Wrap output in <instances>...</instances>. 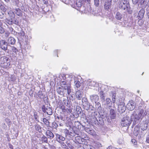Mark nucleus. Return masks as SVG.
<instances>
[{
	"label": "nucleus",
	"instance_id": "5",
	"mask_svg": "<svg viewBox=\"0 0 149 149\" xmlns=\"http://www.w3.org/2000/svg\"><path fill=\"white\" fill-rule=\"evenodd\" d=\"M57 92L59 94L62 95L63 96H67L70 95L71 93H68V89L66 88H63L59 87L57 89Z\"/></svg>",
	"mask_w": 149,
	"mask_h": 149
},
{
	"label": "nucleus",
	"instance_id": "18",
	"mask_svg": "<svg viewBox=\"0 0 149 149\" xmlns=\"http://www.w3.org/2000/svg\"><path fill=\"white\" fill-rule=\"evenodd\" d=\"M46 134L48 138L52 139L54 137L53 133L49 130H47L46 132Z\"/></svg>",
	"mask_w": 149,
	"mask_h": 149
},
{
	"label": "nucleus",
	"instance_id": "20",
	"mask_svg": "<svg viewBox=\"0 0 149 149\" xmlns=\"http://www.w3.org/2000/svg\"><path fill=\"white\" fill-rule=\"evenodd\" d=\"M76 98L79 100H80L82 97V92L79 91H77L76 93Z\"/></svg>",
	"mask_w": 149,
	"mask_h": 149
},
{
	"label": "nucleus",
	"instance_id": "41",
	"mask_svg": "<svg viewBox=\"0 0 149 149\" xmlns=\"http://www.w3.org/2000/svg\"><path fill=\"white\" fill-rule=\"evenodd\" d=\"M12 49L13 52L16 53L18 52V49L15 47H12Z\"/></svg>",
	"mask_w": 149,
	"mask_h": 149
},
{
	"label": "nucleus",
	"instance_id": "21",
	"mask_svg": "<svg viewBox=\"0 0 149 149\" xmlns=\"http://www.w3.org/2000/svg\"><path fill=\"white\" fill-rule=\"evenodd\" d=\"M8 44L11 45H13L15 42V38L12 37H10L8 39Z\"/></svg>",
	"mask_w": 149,
	"mask_h": 149
},
{
	"label": "nucleus",
	"instance_id": "24",
	"mask_svg": "<svg viewBox=\"0 0 149 149\" xmlns=\"http://www.w3.org/2000/svg\"><path fill=\"white\" fill-rule=\"evenodd\" d=\"M106 104L109 107H111L112 105L111 100L109 98H107L106 100Z\"/></svg>",
	"mask_w": 149,
	"mask_h": 149
},
{
	"label": "nucleus",
	"instance_id": "61",
	"mask_svg": "<svg viewBox=\"0 0 149 149\" xmlns=\"http://www.w3.org/2000/svg\"><path fill=\"white\" fill-rule=\"evenodd\" d=\"M4 1L6 3H8L10 1V0H4Z\"/></svg>",
	"mask_w": 149,
	"mask_h": 149
},
{
	"label": "nucleus",
	"instance_id": "16",
	"mask_svg": "<svg viewBox=\"0 0 149 149\" xmlns=\"http://www.w3.org/2000/svg\"><path fill=\"white\" fill-rule=\"evenodd\" d=\"M126 107L123 105H120L118 106V110L121 113H122L125 111Z\"/></svg>",
	"mask_w": 149,
	"mask_h": 149
},
{
	"label": "nucleus",
	"instance_id": "36",
	"mask_svg": "<svg viewBox=\"0 0 149 149\" xmlns=\"http://www.w3.org/2000/svg\"><path fill=\"white\" fill-rule=\"evenodd\" d=\"M12 24H14L16 25H18V22L17 20H16L15 19H12Z\"/></svg>",
	"mask_w": 149,
	"mask_h": 149
},
{
	"label": "nucleus",
	"instance_id": "28",
	"mask_svg": "<svg viewBox=\"0 0 149 149\" xmlns=\"http://www.w3.org/2000/svg\"><path fill=\"white\" fill-rule=\"evenodd\" d=\"M103 118V116H102V117L100 118V117H97L95 116V118H93V121L95 122V120H96L97 122H98L100 123V122H98V121H100L101 120H102V118Z\"/></svg>",
	"mask_w": 149,
	"mask_h": 149
},
{
	"label": "nucleus",
	"instance_id": "50",
	"mask_svg": "<svg viewBox=\"0 0 149 149\" xmlns=\"http://www.w3.org/2000/svg\"><path fill=\"white\" fill-rule=\"evenodd\" d=\"M146 141L147 143H149V134L146 137Z\"/></svg>",
	"mask_w": 149,
	"mask_h": 149
},
{
	"label": "nucleus",
	"instance_id": "64",
	"mask_svg": "<svg viewBox=\"0 0 149 149\" xmlns=\"http://www.w3.org/2000/svg\"><path fill=\"white\" fill-rule=\"evenodd\" d=\"M148 18L149 19V12L148 13Z\"/></svg>",
	"mask_w": 149,
	"mask_h": 149
},
{
	"label": "nucleus",
	"instance_id": "48",
	"mask_svg": "<svg viewBox=\"0 0 149 149\" xmlns=\"http://www.w3.org/2000/svg\"><path fill=\"white\" fill-rule=\"evenodd\" d=\"M82 102H86L87 101V100L86 98H83L82 100Z\"/></svg>",
	"mask_w": 149,
	"mask_h": 149
},
{
	"label": "nucleus",
	"instance_id": "22",
	"mask_svg": "<svg viewBox=\"0 0 149 149\" xmlns=\"http://www.w3.org/2000/svg\"><path fill=\"white\" fill-rule=\"evenodd\" d=\"M145 10L143 9H141L139 11L138 14V17L141 19H142L144 15Z\"/></svg>",
	"mask_w": 149,
	"mask_h": 149
},
{
	"label": "nucleus",
	"instance_id": "9",
	"mask_svg": "<svg viewBox=\"0 0 149 149\" xmlns=\"http://www.w3.org/2000/svg\"><path fill=\"white\" fill-rule=\"evenodd\" d=\"M42 109L43 112H46L48 115H50L52 114V111L50 107H47L46 108L45 106H43Z\"/></svg>",
	"mask_w": 149,
	"mask_h": 149
},
{
	"label": "nucleus",
	"instance_id": "3",
	"mask_svg": "<svg viewBox=\"0 0 149 149\" xmlns=\"http://www.w3.org/2000/svg\"><path fill=\"white\" fill-rule=\"evenodd\" d=\"M131 123V120L129 116H126L122 118L120 122L122 127H126L130 125Z\"/></svg>",
	"mask_w": 149,
	"mask_h": 149
},
{
	"label": "nucleus",
	"instance_id": "19",
	"mask_svg": "<svg viewBox=\"0 0 149 149\" xmlns=\"http://www.w3.org/2000/svg\"><path fill=\"white\" fill-rule=\"evenodd\" d=\"M0 9L3 11V12L2 13V15H0L1 16L0 18H3L4 17V14H5V12L6 10V9L3 6H2L1 4H0Z\"/></svg>",
	"mask_w": 149,
	"mask_h": 149
},
{
	"label": "nucleus",
	"instance_id": "26",
	"mask_svg": "<svg viewBox=\"0 0 149 149\" xmlns=\"http://www.w3.org/2000/svg\"><path fill=\"white\" fill-rule=\"evenodd\" d=\"M82 1L81 0H79L77 1L76 3V6L78 8L77 9L79 10V8L81 7L82 5Z\"/></svg>",
	"mask_w": 149,
	"mask_h": 149
},
{
	"label": "nucleus",
	"instance_id": "56",
	"mask_svg": "<svg viewBox=\"0 0 149 149\" xmlns=\"http://www.w3.org/2000/svg\"><path fill=\"white\" fill-rule=\"evenodd\" d=\"M86 2H87L88 3H89L90 2L91 0H85Z\"/></svg>",
	"mask_w": 149,
	"mask_h": 149
},
{
	"label": "nucleus",
	"instance_id": "53",
	"mask_svg": "<svg viewBox=\"0 0 149 149\" xmlns=\"http://www.w3.org/2000/svg\"><path fill=\"white\" fill-rule=\"evenodd\" d=\"M66 112L68 113H71L72 112V110L71 109H68L67 108L66 109Z\"/></svg>",
	"mask_w": 149,
	"mask_h": 149
},
{
	"label": "nucleus",
	"instance_id": "4",
	"mask_svg": "<svg viewBox=\"0 0 149 149\" xmlns=\"http://www.w3.org/2000/svg\"><path fill=\"white\" fill-rule=\"evenodd\" d=\"M130 119L131 121H133V125H134L138 123L139 121L141 119V118L139 117L138 114H136L134 112L133 113L131 116Z\"/></svg>",
	"mask_w": 149,
	"mask_h": 149
},
{
	"label": "nucleus",
	"instance_id": "47",
	"mask_svg": "<svg viewBox=\"0 0 149 149\" xmlns=\"http://www.w3.org/2000/svg\"><path fill=\"white\" fill-rule=\"evenodd\" d=\"M19 34L21 36H24V33L23 31H22L21 32L19 33Z\"/></svg>",
	"mask_w": 149,
	"mask_h": 149
},
{
	"label": "nucleus",
	"instance_id": "63",
	"mask_svg": "<svg viewBox=\"0 0 149 149\" xmlns=\"http://www.w3.org/2000/svg\"><path fill=\"white\" fill-rule=\"evenodd\" d=\"M34 117H35V118L36 119L37 118V116H36V115L35 116V114H34Z\"/></svg>",
	"mask_w": 149,
	"mask_h": 149
},
{
	"label": "nucleus",
	"instance_id": "2",
	"mask_svg": "<svg viewBox=\"0 0 149 149\" xmlns=\"http://www.w3.org/2000/svg\"><path fill=\"white\" fill-rule=\"evenodd\" d=\"M119 7L124 10L128 11L129 8L128 2L127 0H121L119 4Z\"/></svg>",
	"mask_w": 149,
	"mask_h": 149
},
{
	"label": "nucleus",
	"instance_id": "51",
	"mask_svg": "<svg viewBox=\"0 0 149 149\" xmlns=\"http://www.w3.org/2000/svg\"><path fill=\"white\" fill-rule=\"evenodd\" d=\"M43 2L45 4H47L48 3V2L47 0H43Z\"/></svg>",
	"mask_w": 149,
	"mask_h": 149
},
{
	"label": "nucleus",
	"instance_id": "32",
	"mask_svg": "<svg viewBox=\"0 0 149 149\" xmlns=\"http://www.w3.org/2000/svg\"><path fill=\"white\" fill-rule=\"evenodd\" d=\"M38 96L41 99H43L44 96L43 95L42 91H39L38 93Z\"/></svg>",
	"mask_w": 149,
	"mask_h": 149
},
{
	"label": "nucleus",
	"instance_id": "54",
	"mask_svg": "<svg viewBox=\"0 0 149 149\" xmlns=\"http://www.w3.org/2000/svg\"><path fill=\"white\" fill-rule=\"evenodd\" d=\"M64 102V103H65L66 102H67V104H66V106H67L68 105V101L67 100H64L63 101Z\"/></svg>",
	"mask_w": 149,
	"mask_h": 149
},
{
	"label": "nucleus",
	"instance_id": "43",
	"mask_svg": "<svg viewBox=\"0 0 149 149\" xmlns=\"http://www.w3.org/2000/svg\"><path fill=\"white\" fill-rule=\"evenodd\" d=\"M4 32V30L3 28L0 26V33H3Z\"/></svg>",
	"mask_w": 149,
	"mask_h": 149
},
{
	"label": "nucleus",
	"instance_id": "15",
	"mask_svg": "<svg viewBox=\"0 0 149 149\" xmlns=\"http://www.w3.org/2000/svg\"><path fill=\"white\" fill-rule=\"evenodd\" d=\"M147 114V112L146 111H144L143 109H141L139 110L138 113V115H139V117L142 119V118L145 116Z\"/></svg>",
	"mask_w": 149,
	"mask_h": 149
},
{
	"label": "nucleus",
	"instance_id": "34",
	"mask_svg": "<svg viewBox=\"0 0 149 149\" xmlns=\"http://www.w3.org/2000/svg\"><path fill=\"white\" fill-rule=\"evenodd\" d=\"M94 5L97 7L99 5V0H94Z\"/></svg>",
	"mask_w": 149,
	"mask_h": 149
},
{
	"label": "nucleus",
	"instance_id": "33",
	"mask_svg": "<svg viewBox=\"0 0 149 149\" xmlns=\"http://www.w3.org/2000/svg\"><path fill=\"white\" fill-rule=\"evenodd\" d=\"M74 83L76 87L77 88H79L80 86L81 83L79 81H74Z\"/></svg>",
	"mask_w": 149,
	"mask_h": 149
},
{
	"label": "nucleus",
	"instance_id": "42",
	"mask_svg": "<svg viewBox=\"0 0 149 149\" xmlns=\"http://www.w3.org/2000/svg\"><path fill=\"white\" fill-rule=\"evenodd\" d=\"M95 146L98 148H100L102 146L101 144L98 142H97L96 143Z\"/></svg>",
	"mask_w": 149,
	"mask_h": 149
},
{
	"label": "nucleus",
	"instance_id": "40",
	"mask_svg": "<svg viewBox=\"0 0 149 149\" xmlns=\"http://www.w3.org/2000/svg\"><path fill=\"white\" fill-rule=\"evenodd\" d=\"M112 101L113 103H115L116 101V95L114 94L112 95Z\"/></svg>",
	"mask_w": 149,
	"mask_h": 149
},
{
	"label": "nucleus",
	"instance_id": "35",
	"mask_svg": "<svg viewBox=\"0 0 149 149\" xmlns=\"http://www.w3.org/2000/svg\"><path fill=\"white\" fill-rule=\"evenodd\" d=\"M43 121L44 123L47 125L49 124V123L48 121L45 118H44L43 119Z\"/></svg>",
	"mask_w": 149,
	"mask_h": 149
},
{
	"label": "nucleus",
	"instance_id": "17",
	"mask_svg": "<svg viewBox=\"0 0 149 149\" xmlns=\"http://www.w3.org/2000/svg\"><path fill=\"white\" fill-rule=\"evenodd\" d=\"M123 17V15L121 13L119 12H116L115 15V18L117 19L121 20Z\"/></svg>",
	"mask_w": 149,
	"mask_h": 149
},
{
	"label": "nucleus",
	"instance_id": "11",
	"mask_svg": "<svg viewBox=\"0 0 149 149\" xmlns=\"http://www.w3.org/2000/svg\"><path fill=\"white\" fill-rule=\"evenodd\" d=\"M90 99L92 102L96 103L99 100V97L97 95H92L90 96Z\"/></svg>",
	"mask_w": 149,
	"mask_h": 149
},
{
	"label": "nucleus",
	"instance_id": "58",
	"mask_svg": "<svg viewBox=\"0 0 149 149\" xmlns=\"http://www.w3.org/2000/svg\"><path fill=\"white\" fill-rule=\"evenodd\" d=\"M101 97L102 99L103 100L104 99V95L101 96Z\"/></svg>",
	"mask_w": 149,
	"mask_h": 149
},
{
	"label": "nucleus",
	"instance_id": "52",
	"mask_svg": "<svg viewBox=\"0 0 149 149\" xmlns=\"http://www.w3.org/2000/svg\"><path fill=\"white\" fill-rule=\"evenodd\" d=\"M9 30L12 33H13V29L11 27H9L8 28Z\"/></svg>",
	"mask_w": 149,
	"mask_h": 149
},
{
	"label": "nucleus",
	"instance_id": "10",
	"mask_svg": "<svg viewBox=\"0 0 149 149\" xmlns=\"http://www.w3.org/2000/svg\"><path fill=\"white\" fill-rule=\"evenodd\" d=\"M8 43L4 40H1L0 42V47L3 50H6L7 49Z\"/></svg>",
	"mask_w": 149,
	"mask_h": 149
},
{
	"label": "nucleus",
	"instance_id": "37",
	"mask_svg": "<svg viewBox=\"0 0 149 149\" xmlns=\"http://www.w3.org/2000/svg\"><path fill=\"white\" fill-rule=\"evenodd\" d=\"M6 22L7 24H9L11 25L12 24V19H6L5 21Z\"/></svg>",
	"mask_w": 149,
	"mask_h": 149
},
{
	"label": "nucleus",
	"instance_id": "27",
	"mask_svg": "<svg viewBox=\"0 0 149 149\" xmlns=\"http://www.w3.org/2000/svg\"><path fill=\"white\" fill-rule=\"evenodd\" d=\"M95 103V107L98 111H100L102 109L101 105L100 103L99 102H96Z\"/></svg>",
	"mask_w": 149,
	"mask_h": 149
},
{
	"label": "nucleus",
	"instance_id": "39",
	"mask_svg": "<svg viewBox=\"0 0 149 149\" xmlns=\"http://www.w3.org/2000/svg\"><path fill=\"white\" fill-rule=\"evenodd\" d=\"M19 0H13V3L15 5L17 6L19 3Z\"/></svg>",
	"mask_w": 149,
	"mask_h": 149
},
{
	"label": "nucleus",
	"instance_id": "7",
	"mask_svg": "<svg viewBox=\"0 0 149 149\" xmlns=\"http://www.w3.org/2000/svg\"><path fill=\"white\" fill-rule=\"evenodd\" d=\"M126 107L130 110H134L135 107V104L133 101L131 100L129 101L126 105Z\"/></svg>",
	"mask_w": 149,
	"mask_h": 149
},
{
	"label": "nucleus",
	"instance_id": "59",
	"mask_svg": "<svg viewBox=\"0 0 149 149\" xmlns=\"http://www.w3.org/2000/svg\"><path fill=\"white\" fill-rule=\"evenodd\" d=\"M107 149H113L112 147L111 146H109L107 148Z\"/></svg>",
	"mask_w": 149,
	"mask_h": 149
},
{
	"label": "nucleus",
	"instance_id": "49",
	"mask_svg": "<svg viewBox=\"0 0 149 149\" xmlns=\"http://www.w3.org/2000/svg\"><path fill=\"white\" fill-rule=\"evenodd\" d=\"M131 141L135 145H136L137 143L136 140L134 139H132L131 140Z\"/></svg>",
	"mask_w": 149,
	"mask_h": 149
},
{
	"label": "nucleus",
	"instance_id": "57",
	"mask_svg": "<svg viewBox=\"0 0 149 149\" xmlns=\"http://www.w3.org/2000/svg\"><path fill=\"white\" fill-rule=\"evenodd\" d=\"M9 147L11 149H13V147L12 145H10Z\"/></svg>",
	"mask_w": 149,
	"mask_h": 149
},
{
	"label": "nucleus",
	"instance_id": "30",
	"mask_svg": "<svg viewBox=\"0 0 149 149\" xmlns=\"http://www.w3.org/2000/svg\"><path fill=\"white\" fill-rule=\"evenodd\" d=\"M38 132L39 133V134H42L43 132V129L42 127L40 126L39 125H38Z\"/></svg>",
	"mask_w": 149,
	"mask_h": 149
},
{
	"label": "nucleus",
	"instance_id": "29",
	"mask_svg": "<svg viewBox=\"0 0 149 149\" xmlns=\"http://www.w3.org/2000/svg\"><path fill=\"white\" fill-rule=\"evenodd\" d=\"M66 75L65 74H61L59 75V78L62 81V80H64L66 79Z\"/></svg>",
	"mask_w": 149,
	"mask_h": 149
},
{
	"label": "nucleus",
	"instance_id": "38",
	"mask_svg": "<svg viewBox=\"0 0 149 149\" xmlns=\"http://www.w3.org/2000/svg\"><path fill=\"white\" fill-rule=\"evenodd\" d=\"M61 109L62 110V111L63 112H65L66 111V109H65V106L62 105L60 107Z\"/></svg>",
	"mask_w": 149,
	"mask_h": 149
},
{
	"label": "nucleus",
	"instance_id": "46",
	"mask_svg": "<svg viewBox=\"0 0 149 149\" xmlns=\"http://www.w3.org/2000/svg\"><path fill=\"white\" fill-rule=\"evenodd\" d=\"M57 118L59 119H61L63 120H64V118L62 116H57Z\"/></svg>",
	"mask_w": 149,
	"mask_h": 149
},
{
	"label": "nucleus",
	"instance_id": "12",
	"mask_svg": "<svg viewBox=\"0 0 149 149\" xmlns=\"http://www.w3.org/2000/svg\"><path fill=\"white\" fill-rule=\"evenodd\" d=\"M55 135L57 141L59 143H61V141H63L65 140V138L61 135L56 133Z\"/></svg>",
	"mask_w": 149,
	"mask_h": 149
},
{
	"label": "nucleus",
	"instance_id": "45",
	"mask_svg": "<svg viewBox=\"0 0 149 149\" xmlns=\"http://www.w3.org/2000/svg\"><path fill=\"white\" fill-rule=\"evenodd\" d=\"M143 123L148 125V124L149 122V119H146L145 121L143 120Z\"/></svg>",
	"mask_w": 149,
	"mask_h": 149
},
{
	"label": "nucleus",
	"instance_id": "14",
	"mask_svg": "<svg viewBox=\"0 0 149 149\" xmlns=\"http://www.w3.org/2000/svg\"><path fill=\"white\" fill-rule=\"evenodd\" d=\"M111 1L106 2L104 4V9L107 10H109L111 8Z\"/></svg>",
	"mask_w": 149,
	"mask_h": 149
},
{
	"label": "nucleus",
	"instance_id": "8",
	"mask_svg": "<svg viewBox=\"0 0 149 149\" xmlns=\"http://www.w3.org/2000/svg\"><path fill=\"white\" fill-rule=\"evenodd\" d=\"M38 137L40 138L39 143L40 144L44 142L46 143L47 141V138L45 137L42 133L39 134H38Z\"/></svg>",
	"mask_w": 149,
	"mask_h": 149
},
{
	"label": "nucleus",
	"instance_id": "62",
	"mask_svg": "<svg viewBox=\"0 0 149 149\" xmlns=\"http://www.w3.org/2000/svg\"><path fill=\"white\" fill-rule=\"evenodd\" d=\"M103 94H104V93H103V92H101L100 93L101 96L104 95Z\"/></svg>",
	"mask_w": 149,
	"mask_h": 149
},
{
	"label": "nucleus",
	"instance_id": "13",
	"mask_svg": "<svg viewBox=\"0 0 149 149\" xmlns=\"http://www.w3.org/2000/svg\"><path fill=\"white\" fill-rule=\"evenodd\" d=\"M132 1L134 3L136 4L139 2L141 4L143 5L144 7L147 5V0H132Z\"/></svg>",
	"mask_w": 149,
	"mask_h": 149
},
{
	"label": "nucleus",
	"instance_id": "1",
	"mask_svg": "<svg viewBox=\"0 0 149 149\" xmlns=\"http://www.w3.org/2000/svg\"><path fill=\"white\" fill-rule=\"evenodd\" d=\"M10 65V60L8 57L3 56L0 58V66L1 67L6 68Z\"/></svg>",
	"mask_w": 149,
	"mask_h": 149
},
{
	"label": "nucleus",
	"instance_id": "23",
	"mask_svg": "<svg viewBox=\"0 0 149 149\" xmlns=\"http://www.w3.org/2000/svg\"><path fill=\"white\" fill-rule=\"evenodd\" d=\"M110 114L111 119H114L116 116V111L113 109H111L110 110Z\"/></svg>",
	"mask_w": 149,
	"mask_h": 149
},
{
	"label": "nucleus",
	"instance_id": "44",
	"mask_svg": "<svg viewBox=\"0 0 149 149\" xmlns=\"http://www.w3.org/2000/svg\"><path fill=\"white\" fill-rule=\"evenodd\" d=\"M134 133L135 136H137L139 134V132L138 130H134Z\"/></svg>",
	"mask_w": 149,
	"mask_h": 149
},
{
	"label": "nucleus",
	"instance_id": "31",
	"mask_svg": "<svg viewBox=\"0 0 149 149\" xmlns=\"http://www.w3.org/2000/svg\"><path fill=\"white\" fill-rule=\"evenodd\" d=\"M141 127V129L143 130H144L147 129L148 127V125L147 124H145V123H143V124L142 125Z\"/></svg>",
	"mask_w": 149,
	"mask_h": 149
},
{
	"label": "nucleus",
	"instance_id": "55",
	"mask_svg": "<svg viewBox=\"0 0 149 149\" xmlns=\"http://www.w3.org/2000/svg\"><path fill=\"white\" fill-rule=\"evenodd\" d=\"M60 143L63 146L65 145V143L63 142L62 141H61V143Z\"/></svg>",
	"mask_w": 149,
	"mask_h": 149
},
{
	"label": "nucleus",
	"instance_id": "6",
	"mask_svg": "<svg viewBox=\"0 0 149 149\" xmlns=\"http://www.w3.org/2000/svg\"><path fill=\"white\" fill-rule=\"evenodd\" d=\"M61 86L63 88L68 89V92L71 93V86L70 84H67L66 82L64 81H62L61 83Z\"/></svg>",
	"mask_w": 149,
	"mask_h": 149
},
{
	"label": "nucleus",
	"instance_id": "25",
	"mask_svg": "<svg viewBox=\"0 0 149 149\" xmlns=\"http://www.w3.org/2000/svg\"><path fill=\"white\" fill-rule=\"evenodd\" d=\"M14 12L17 15L19 16H21L22 15V11L19 8L16 9Z\"/></svg>",
	"mask_w": 149,
	"mask_h": 149
},
{
	"label": "nucleus",
	"instance_id": "60",
	"mask_svg": "<svg viewBox=\"0 0 149 149\" xmlns=\"http://www.w3.org/2000/svg\"><path fill=\"white\" fill-rule=\"evenodd\" d=\"M9 35V33H6V37H8Z\"/></svg>",
	"mask_w": 149,
	"mask_h": 149
}]
</instances>
